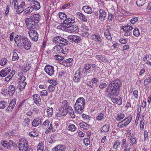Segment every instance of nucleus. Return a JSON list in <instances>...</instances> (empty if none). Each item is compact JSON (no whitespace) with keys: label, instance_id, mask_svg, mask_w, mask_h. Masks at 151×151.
I'll return each mask as SVG.
<instances>
[{"label":"nucleus","instance_id":"dca6fc26","mask_svg":"<svg viewBox=\"0 0 151 151\" xmlns=\"http://www.w3.org/2000/svg\"><path fill=\"white\" fill-rule=\"evenodd\" d=\"M104 35L107 39L109 40H111V37L110 33V27L108 25H106L104 26Z\"/></svg>","mask_w":151,"mask_h":151},{"label":"nucleus","instance_id":"de8ad7c7","mask_svg":"<svg viewBox=\"0 0 151 151\" xmlns=\"http://www.w3.org/2000/svg\"><path fill=\"white\" fill-rule=\"evenodd\" d=\"M25 101L24 100L20 102L18 106V110L22 109L23 108H24L26 106Z\"/></svg>","mask_w":151,"mask_h":151},{"label":"nucleus","instance_id":"9d476101","mask_svg":"<svg viewBox=\"0 0 151 151\" xmlns=\"http://www.w3.org/2000/svg\"><path fill=\"white\" fill-rule=\"evenodd\" d=\"M83 70L82 68H80L77 70L73 78L74 82L77 83L80 81L81 78L84 74L83 72Z\"/></svg>","mask_w":151,"mask_h":151},{"label":"nucleus","instance_id":"1a4fd4ad","mask_svg":"<svg viewBox=\"0 0 151 151\" xmlns=\"http://www.w3.org/2000/svg\"><path fill=\"white\" fill-rule=\"evenodd\" d=\"M52 41L57 44H62L64 45H66L68 44V41L66 39L59 36L54 37L52 39Z\"/></svg>","mask_w":151,"mask_h":151},{"label":"nucleus","instance_id":"864d4df0","mask_svg":"<svg viewBox=\"0 0 151 151\" xmlns=\"http://www.w3.org/2000/svg\"><path fill=\"white\" fill-rule=\"evenodd\" d=\"M67 110L68 109L61 108L60 110H59V114L61 116L66 115L67 114Z\"/></svg>","mask_w":151,"mask_h":151},{"label":"nucleus","instance_id":"72a5a7b5","mask_svg":"<svg viewBox=\"0 0 151 151\" xmlns=\"http://www.w3.org/2000/svg\"><path fill=\"white\" fill-rule=\"evenodd\" d=\"M17 52V50L15 49L13 51L12 60L13 61L17 60L19 58V56Z\"/></svg>","mask_w":151,"mask_h":151},{"label":"nucleus","instance_id":"2eb2a0df","mask_svg":"<svg viewBox=\"0 0 151 151\" xmlns=\"http://www.w3.org/2000/svg\"><path fill=\"white\" fill-rule=\"evenodd\" d=\"M28 34L31 38L35 41H37L38 39V34L35 30H29Z\"/></svg>","mask_w":151,"mask_h":151},{"label":"nucleus","instance_id":"13d9d810","mask_svg":"<svg viewBox=\"0 0 151 151\" xmlns=\"http://www.w3.org/2000/svg\"><path fill=\"white\" fill-rule=\"evenodd\" d=\"M7 60L6 58H2L0 61V65L3 66L5 65L7 62Z\"/></svg>","mask_w":151,"mask_h":151},{"label":"nucleus","instance_id":"0eeeda50","mask_svg":"<svg viewBox=\"0 0 151 151\" xmlns=\"http://www.w3.org/2000/svg\"><path fill=\"white\" fill-rule=\"evenodd\" d=\"M132 118L131 116H128L123 120L119 122L117 125V127L121 128H123L129 124L131 122Z\"/></svg>","mask_w":151,"mask_h":151},{"label":"nucleus","instance_id":"a18cd8bd","mask_svg":"<svg viewBox=\"0 0 151 151\" xmlns=\"http://www.w3.org/2000/svg\"><path fill=\"white\" fill-rule=\"evenodd\" d=\"M121 141L119 139H117L114 142L113 147L114 149H117L118 146H119L121 144Z\"/></svg>","mask_w":151,"mask_h":151},{"label":"nucleus","instance_id":"a878e982","mask_svg":"<svg viewBox=\"0 0 151 151\" xmlns=\"http://www.w3.org/2000/svg\"><path fill=\"white\" fill-rule=\"evenodd\" d=\"M69 28L68 32L70 33H76L78 31V27L76 25H73L72 26H70Z\"/></svg>","mask_w":151,"mask_h":151},{"label":"nucleus","instance_id":"412c9836","mask_svg":"<svg viewBox=\"0 0 151 151\" xmlns=\"http://www.w3.org/2000/svg\"><path fill=\"white\" fill-rule=\"evenodd\" d=\"M25 5L24 2H22L18 6V7L17 8V10L16 11V13L19 14L22 12L24 11V8Z\"/></svg>","mask_w":151,"mask_h":151},{"label":"nucleus","instance_id":"5701e85b","mask_svg":"<svg viewBox=\"0 0 151 151\" xmlns=\"http://www.w3.org/2000/svg\"><path fill=\"white\" fill-rule=\"evenodd\" d=\"M76 16L81 21L86 22H87V20L86 17L85 16L80 12H78L76 13Z\"/></svg>","mask_w":151,"mask_h":151},{"label":"nucleus","instance_id":"e433bc0d","mask_svg":"<svg viewBox=\"0 0 151 151\" xmlns=\"http://www.w3.org/2000/svg\"><path fill=\"white\" fill-rule=\"evenodd\" d=\"M27 83L25 82L19 81V84L18 87L21 90L25 88Z\"/></svg>","mask_w":151,"mask_h":151},{"label":"nucleus","instance_id":"8fccbe9b","mask_svg":"<svg viewBox=\"0 0 151 151\" xmlns=\"http://www.w3.org/2000/svg\"><path fill=\"white\" fill-rule=\"evenodd\" d=\"M40 123V121L38 118L34 119L32 122V125L34 127L37 126Z\"/></svg>","mask_w":151,"mask_h":151},{"label":"nucleus","instance_id":"e2e57ef3","mask_svg":"<svg viewBox=\"0 0 151 151\" xmlns=\"http://www.w3.org/2000/svg\"><path fill=\"white\" fill-rule=\"evenodd\" d=\"M1 94L5 96H6L9 94L8 91L7 89L4 88L3 89L1 92Z\"/></svg>","mask_w":151,"mask_h":151},{"label":"nucleus","instance_id":"a211bd4d","mask_svg":"<svg viewBox=\"0 0 151 151\" xmlns=\"http://www.w3.org/2000/svg\"><path fill=\"white\" fill-rule=\"evenodd\" d=\"M11 68L9 67L3 69L0 71V76L4 77L7 75L11 71Z\"/></svg>","mask_w":151,"mask_h":151},{"label":"nucleus","instance_id":"cd10ccee","mask_svg":"<svg viewBox=\"0 0 151 151\" xmlns=\"http://www.w3.org/2000/svg\"><path fill=\"white\" fill-rule=\"evenodd\" d=\"M65 149V148L64 146L59 145L53 148L52 150V151H63Z\"/></svg>","mask_w":151,"mask_h":151},{"label":"nucleus","instance_id":"c9c22d12","mask_svg":"<svg viewBox=\"0 0 151 151\" xmlns=\"http://www.w3.org/2000/svg\"><path fill=\"white\" fill-rule=\"evenodd\" d=\"M61 106V108L66 109H68L69 107H70L69 106L68 103L66 100H64L62 101Z\"/></svg>","mask_w":151,"mask_h":151},{"label":"nucleus","instance_id":"4d7b16f0","mask_svg":"<svg viewBox=\"0 0 151 151\" xmlns=\"http://www.w3.org/2000/svg\"><path fill=\"white\" fill-rule=\"evenodd\" d=\"M82 116L83 119L86 121H89L91 118L89 115H87L84 114H82Z\"/></svg>","mask_w":151,"mask_h":151},{"label":"nucleus","instance_id":"603ef678","mask_svg":"<svg viewBox=\"0 0 151 151\" xmlns=\"http://www.w3.org/2000/svg\"><path fill=\"white\" fill-rule=\"evenodd\" d=\"M130 143L132 146H134L137 143V139L134 136L132 135L130 137Z\"/></svg>","mask_w":151,"mask_h":151},{"label":"nucleus","instance_id":"f03ea898","mask_svg":"<svg viewBox=\"0 0 151 151\" xmlns=\"http://www.w3.org/2000/svg\"><path fill=\"white\" fill-rule=\"evenodd\" d=\"M120 82L117 81H112L106 88L105 91L108 96H117L119 95Z\"/></svg>","mask_w":151,"mask_h":151},{"label":"nucleus","instance_id":"69168bd1","mask_svg":"<svg viewBox=\"0 0 151 151\" xmlns=\"http://www.w3.org/2000/svg\"><path fill=\"white\" fill-rule=\"evenodd\" d=\"M145 125V121L144 119H142V120L141 121L140 123V129L143 130L144 128Z\"/></svg>","mask_w":151,"mask_h":151},{"label":"nucleus","instance_id":"774afa93","mask_svg":"<svg viewBox=\"0 0 151 151\" xmlns=\"http://www.w3.org/2000/svg\"><path fill=\"white\" fill-rule=\"evenodd\" d=\"M48 94V93L46 90H43L41 91L40 93V96H41L43 97L46 96Z\"/></svg>","mask_w":151,"mask_h":151},{"label":"nucleus","instance_id":"c85d7f7f","mask_svg":"<svg viewBox=\"0 0 151 151\" xmlns=\"http://www.w3.org/2000/svg\"><path fill=\"white\" fill-rule=\"evenodd\" d=\"M133 29V27L131 24H128L127 25H126L125 26H122L121 27V29L123 30L131 31H132Z\"/></svg>","mask_w":151,"mask_h":151},{"label":"nucleus","instance_id":"09e8293b","mask_svg":"<svg viewBox=\"0 0 151 151\" xmlns=\"http://www.w3.org/2000/svg\"><path fill=\"white\" fill-rule=\"evenodd\" d=\"M70 116L72 118H73L75 117V115L73 109L71 107H69L67 110Z\"/></svg>","mask_w":151,"mask_h":151},{"label":"nucleus","instance_id":"7c9ffc66","mask_svg":"<svg viewBox=\"0 0 151 151\" xmlns=\"http://www.w3.org/2000/svg\"><path fill=\"white\" fill-rule=\"evenodd\" d=\"M53 50L56 53H60L63 50L62 47L59 45H56L53 47Z\"/></svg>","mask_w":151,"mask_h":151},{"label":"nucleus","instance_id":"9b49d317","mask_svg":"<svg viewBox=\"0 0 151 151\" xmlns=\"http://www.w3.org/2000/svg\"><path fill=\"white\" fill-rule=\"evenodd\" d=\"M50 121L49 120L47 119L42 124V127L43 129H47L49 125V127L48 129L46 130L45 132V134H48L49 132H51L52 129V123H50Z\"/></svg>","mask_w":151,"mask_h":151},{"label":"nucleus","instance_id":"680f3d73","mask_svg":"<svg viewBox=\"0 0 151 151\" xmlns=\"http://www.w3.org/2000/svg\"><path fill=\"white\" fill-rule=\"evenodd\" d=\"M43 144L42 143H39L37 147V151H43Z\"/></svg>","mask_w":151,"mask_h":151},{"label":"nucleus","instance_id":"f8f14e48","mask_svg":"<svg viewBox=\"0 0 151 151\" xmlns=\"http://www.w3.org/2000/svg\"><path fill=\"white\" fill-rule=\"evenodd\" d=\"M1 144L4 147L8 149H10L12 146L15 147L16 146V144L13 141L10 140L9 142L7 141H2L1 142Z\"/></svg>","mask_w":151,"mask_h":151},{"label":"nucleus","instance_id":"338daca9","mask_svg":"<svg viewBox=\"0 0 151 151\" xmlns=\"http://www.w3.org/2000/svg\"><path fill=\"white\" fill-rule=\"evenodd\" d=\"M104 118V115L102 113L99 114L96 117V119L97 120H101Z\"/></svg>","mask_w":151,"mask_h":151},{"label":"nucleus","instance_id":"79ce46f5","mask_svg":"<svg viewBox=\"0 0 151 151\" xmlns=\"http://www.w3.org/2000/svg\"><path fill=\"white\" fill-rule=\"evenodd\" d=\"M30 122V120L29 119H25L22 122V125L24 127H28Z\"/></svg>","mask_w":151,"mask_h":151},{"label":"nucleus","instance_id":"4468645a","mask_svg":"<svg viewBox=\"0 0 151 151\" xmlns=\"http://www.w3.org/2000/svg\"><path fill=\"white\" fill-rule=\"evenodd\" d=\"M17 99L14 98L9 103L6 110V111L8 113L12 112L13 110L14 107L16 103Z\"/></svg>","mask_w":151,"mask_h":151},{"label":"nucleus","instance_id":"0e129e2a","mask_svg":"<svg viewBox=\"0 0 151 151\" xmlns=\"http://www.w3.org/2000/svg\"><path fill=\"white\" fill-rule=\"evenodd\" d=\"M151 82V80L149 78H148L145 79L144 82V84L145 86H146L148 84Z\"/></svg>","mask_w":151,"mask_h":151},{"label":"nucleus","instance_id":"f257e3e1","mask_svg":"<svg viewBox=\"0 0 151 151\" xmlns=\"http://www.w3.org/2000/svg\"><path fill=\"white\" fill-rule=\"evenodd\" d=\"M14 40L17 47L19 48L24 49L26 50L30 49L31 43L30 40L26 37L17 35L14 38Z\"/></svg>","mask_w":151,"mask_h":151},{"label":"nucleus","instance_id":"393cba45","mask_svg":"<svg viewBox=\"0 0 151 151\" xmlns=\"http://www.w3.org/2000/svg\"><path fill=\"white\" fill-rule=\"evenodd\" d=\"M73 61V59L72 58H69L63 60L62 63L63 65L65 66L70 67L71 65V63Z\"/></svg>","mask_w":151,"mask_h":151},{"label":"nucleus","instance_id":"4c0bfd02","mask_svg":"<svg viewBox=\"0 0 151 151\" xmlns=\"http://www.w3.org/2000/svg\"><path fill=\"white\" fill-rule=\"evenodd\" d=\"M96 57L98 60L102 62H106L107 61L104 56H102L101 55H96Z\"/></svg>","mask_w":151,"mask_h":151},{"label":"nucleus","instance_id":"f3484780","mask_svg":"<svg viewBox=\"0 0 151 151\" xmlns=\"http://www.w3.org/2000/svg\"><path fill=\"white\" fill-rule=\"evenodd\" d=\"M121 145L122 148L124 149V151H130L131 149L130 145L127 143V140L125 139H122Z\"/></svg>","mask_w":151,"mask_h":151},{"label":"nucleus","instance_id":"ddd939ff","mask_svg":"<svg viewBox=\"0 0 151 151\" xmlns=\"http://www.w3.org/2000/svg\"><path fill=\"white\" fill-rule=\"evenodd\" d=\"M45 70L46 73L49 76H52L55 72L54 67L53 66L47 65L45 67Z\"/></svg>","mask_w":151,"mask_h":151},{"label":"nucleus","instance_id":"aec40b11","mask_svg":"<svg viewBox=\"0 0 151 151\" xmlns=\"http://www.w3.org/2000/svg\"><path fill=\"white\" fill-rule=\"evenodd\" d=\"M32 97L34 103L38 106H40L42 103L40 96L37 94H35L33 95Z\"/></svg>","mask_w":151,"mask_h":151},{"label":"nucleus","instance_id":"6e6d98bb","mask_svg":"<svg viewBox=\"0 0 151 151\" xmlns=\"http://www.w3.org/2000/svg\"><path fill=\"white\" fill-rule=\"evenodd\" d=\"M133 35L136 37H138L140 35V32L139 29L137 28H135L133 31Z\"/></svg>","mask_w":151,"mask_h":151},{"label":"nucleus","instance_id":"20e7f679","mask_svg":"<svg viewBox=\"0 0 151 151\" xmlns=\"http://www.w3.org/2000/svg\"><path fill=\"white\" fill-rule=\"evenodd\" d=\"M19 151H30L28 149L27 141L23 138L20 139L19 142Z\"/></svg>","mask_w":151,"mask_h":151},{"label":"nucleus","instance_id":"c03bdc74","mask_svg":"<svg viewBox=\"0 0 151 151\" xmlns=\"http://www.w3.org/2000/svg\"><path fill=\"white\" fill-rule=\"evenodd\" d=\"M91 65L90 64L87 63L85 65L84 68L83 70V73L84 74H86L87 71L89 70L91 67Z\"/></svg>","mask_w":151,"mask_h":151},{"label":"nucleus","instance_id":"a19ab883","mask_svg":"<svg viewBox=\"0 0 151 151\" xmlns=\"http://www.w3.org/2000/svg\"><path fill=\"white\" fill-rule=\"evenodd\" d=\"M29 134L31 137H36L39 135V133L37 130H34L30 132Z\"/></svg>","mask_w":151,"mask_h":151},{"label":"nucleus","instance_id":"49530a36","mask_svg":"<svg viewBox=\"0 0 151 151\" xmlns=\"http://www.w3.org/2000/svg\"><path fill=\"white\" fill-rule=\"evenodd\" d=\"M7 102L5 101L1 100L0 101V109H3L6 106Z\"/></svg>","mask_w":151,"mask_h":151},{"label":"nucleus","instance_id":"052dcab7","mask_svg":"<svg viewBox=\"0 0 151 151\" xmlns=\"http://www.w3.org/2000/svg\"><path fill=\"white\" fill-rule=\"evenodd\" d=\"M83 142L86 146H88L90 144L91 142L88 138H86L83 139Z\"/></svg>","mask_w":151,"mask_h":151},{"label":"nucleus","instance_id":"473e14b6","mask_svg":"<svg viewBox=\"0 0 151 151\" xmlns=\"http://www.w3.org/2000/svg\"><path fill=\"white\" fill-rule=\"evenodd\" d=\"M122 98L119 97V98H112L111 99L112 101L118 105H121L122 103Z\"/></svg>","mask_w":151,"mask_h":151},{"label":"nucleus","instance_id":"6ab92c4d","mask_svg":"<svg viewBox=\"0 0 151 151\" xmlns=\"http://www.w3.org/2000/svg\"><path fill=\"white\" fill-rule=\"evenodd\" d=\"M107 16V12L102 9H100L99 12V19L101 21L105 20Z\"/></svg>","mask_w":151,"mask_h":151},{"label":"nucleus","instance_id":"3c124183","mask_svg":"<svg viewBox=\"0 0 151 151\" xmlns=\"http://www.w3.org/2000/svg\"><path fill=\"white\" fill-rule=\"evenodd\" d=\"M59 18L62 20L65 21L67 18V16L66 14L63 12H60L58 14Z\"/></svg>","mask_w":151,"mask_h":151},{"label":"nucleus","instance_id":"f704fd0d","mask_svg":"<svg viewBox=\"0 0 151 151\" xmlns=\"http://www.w3.org/2000/svg\"><path fill=\"white\" fill-rule=\"evenodd\" d=\"M80 127L83 128L84 130H87L88 129L89 127V125L87 123L84 122H81L79 124Z\"/></svg>","mask_w":151,"mask_h":151},{"label":"nucleus","instance_id":"bb28decb","mask_svg":"<svg viewBox=\"0 0 151 151\" xmlns=\"http://www.w3.org/2000/svg\"><path fill=\"white\" fill-rule=\"evenodd\" d=\"M68 130L71 132H75L77 129L75 125L73 124L68 123L67 126Z\"/></svg>","mask_w":151,"mask_h":151},{"label":"nucleus","instance_id":"b1692460","mask_svg":"<svg viewBox=\"0 0 151 151\" xmlns=\"http://www.w3.org/2000/svg\"><path fill=\"white\" fill-rule=\"evenodd\" d=\"M109 124H106L101 128L100 131L102 133H106L109 132Z\"/></svg>","mask_w":151,"mask_h":151},{"label":"nucleus","instance_id":"2f4dec72","mask_svg":"<svg viewBox=\"0 0 151 151\" xmlns=\"http://www.w3.org/2000/svg\"><path fill=\"white\" fill-rule=\"evenodd\" d=\"M82 9L85 12L88 14H91L92 13V9L91 8L88 6H85L83 7Z\"/></svg>","mask_w":151,"mask_h":151},{"label":"nucleus","instance_id":"7ed1b4c3","mask_svg":"<svg viewBox=\"0 0 151 151\" xmlns=\"http://www.w3.org/2000/svg\"><path fill=\"white\" fill-rule=\"evenodd\" d=\"M85 101L83 97H80L76 100L75 104V112L77 114H81L84 108Z\"/></svg>","mask_w":151,"mask_h":151},{"label":"nucleus","instance_id":"c756f323","mask_svg":"<svg viewBox=\"0 0 151 151\" xmlns=\"http://www.w3.org/2000/svg\"><path fill=\"white\" fill-rule=\"evenodd\" d=\"M16 90L15 86L13 85H11L8 87V92L9 94L12 96L14 94Z\"/></svg>","mask_w":151,"mask_h":151},{"label":"nucleus","instance_id":"6e6552de","mask_svg":"<svg viewBox=\"0 0 151 151\" xmlns=\"http://www.w3.org/2000/svg\"><path fill=\"white\" fill-rule=\"evenodd\" d=\"M68 39L70 42L73 43H77L81 45L82 40L80 37L75 35H70L68 37Z\"/></svg>","mask_w":151,"mask_h":151},{"label":"nucleus","instance_id":"39448f33","mask_svg":"<svg viewBox=\"0 0 151 151\" xmlns=\"http://www.w3.org/2000/svg\"><path fill=\"white\" fill-rule=\"evenodd\" d=\"M27 28L29 30H34L36 28L37 23L30 18H26L25 21Z\"/></svg>","mask_w":151,"mask_h":151},{"label":"nucleus","instance_id":"5fc2aeb1","mask_svg":"<svg viewBox=\"0 0 151 151\" xmlns=\"http://www.w3.org/2000/svg\"><path fill=\"white\" fill-rule=\"evenodd\" d=\"M146 0H137L136 4L138 6H143L146 2Z\"/></svg>","mask_w":151,"mask_h":151},{"label":"nucleus","instance_id":"bf43d9fd","mask_svg":"<svg viewBox=\"0 0 151 151\" xmlns=\"http://www.w3.org/2000/svg\"><path fill=\"white\" fill-rule=\"evenodd\" d=\"M35 9L32 6H29L26 8L25 12L26 14L30 13Z\"/></svg>","mask_w":151,"mask_h":151},{"label":"nucleus","instance_id":"423d86ee","mask_svg":"<svg viewBox=\"0 0 151 151\" xmlns=\"http://www.w3.org/2000/svg\"><path fill=\"white\" fill-rule=\"evenodd\" d=\"M75 22V18L73 16H71L67 18L63 22V26L67 28H69Z\"/></svg>","mask_w":151,"mask_h":151},{"label":"nucleus","instance_id":"4be33fe9","mask_svg":"<svg viewBox=\"0 0 151 151\" xmlns=\"http://www.w3.org/2000/svg\"><path fill=\"white\" fill-rule=\"evenodd\" d=\"M91 39L95 42L101 43L102 41V39L99 35L95 34L93 35L91 37Z\"/></svg>","mask_w":151,"mask_h":151},{"label":"nucleus","instance_id":"ea45409f","mask_svg":"<svg viewBox=\"0 0 151 151\" xmlns=\"http://www.w3.org/2000/svg\"><path fill=\"white\" fill-rule=\"evenodd\" d=\"M53 109L52 107L48 108L47 109V116L48 117L50 118L51 117L53 113Z\"/></svg>","mask_w":151,"mask_h":151},{"label":"nucleus","instance_id":"58836bf2","mask_svg":"<svg viewBox=\"0 0 151 151\" xmlns=\"http://www.w3.org/2000/svg\"><path fill=\"white\" fill-rule=\"evenodd\" d=\"M32 6H33L34 9L36 10L39 9L40 8V5L39 3L36 0L32 3Z\"/></svg>","mask_w":151,"mask_h":151},{"label":"nucleus","instance_id":"37998d69","mask_svg":"<svg viewBox=\"0 0 151 151\" xmlns=\"http://www.w3.org/2000/svg\"><path fill=\"white\" fill-rule=\"evenodd\" d=\"M125 117V114L122 113H119L117 116L116 119L117 121H120Z\"/></svg>","mask_w":151,"mask_h":151}]
</instances>
